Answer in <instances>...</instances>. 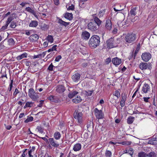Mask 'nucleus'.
Listing matches in <instances>:
<instances>
[{
  "label": "nucleus",
  "instance_id": "1",
  "mask_svg": "<svg viewBox=\"0 0 157 157\" xmlns=\"http://www.w3.org/2000/svg\"><path fill=\"white\" fill-rule=\"evenodd\" d=\"M100 42L99 37L97 35H94L90 39L89 45L90 47L95 48L99 45Z\"/></svg>",
  "mask_w": 157,
  "mask_h": 157
},
{
  "label": "nucleus",
  "instance_id": "2",
  "mask_svg": "<svg viewBox=\"0 0 157 157\" xmlns=\"http://www.w3.org/2000/svg\"><path fill=\"white\" fill-rule=\"evenodd\" d=\"M136 39V35L133 33H128L125 36L124 39L128 43H132Z\"/></svg>",
  "mask_w": 157,
  "mask_h": 157
},
{
  "label": "nucleus",
  "instance_id": "3",
  "mask_svg": "<svg viewBox=\"0 0 157 157\" xmlns=\"http://www.w3.org/2000/svg\"><path fill=\"white\" fill-rule=\"evenodd\" d=\"M74 115V118L77 121L78 125H80L83 121L82 113L81 112L75 111Z\"/></svg>",
  "mask_w": 157,
  "mask_h": 157
},
{
  "label": "nucleus",
  "instance_id": "4",
  "mask_svg": "<svg viewBox=\"0 0 157 157\" xmlns=\"http://www.w3.org/2000/svg\"><path fill=\"white\" fill-rule=\"evenodd\" d=\"M152 65L151 63L142 62L139 65V68L142 70L146 69L150 70L152 68Z\"/></svg>",
  "mask_w": 157,
  "mask_h": 157
},
{
  "label": "nucleus",
  "instance_id": "5",
  "mask_svg": "<svg viewBox=\"0 0 157 157\" xmlns=\"http://www.w3.org/2000/svg\"><path fill=\"white\" fill-rule=\"evenodd\" d=\"M88 28L92 31H94L97 30L98 29V26L96 25L95 22L91 21L87 25Z\"/></svg>",
  "mask_w": 157,
  "mask_h": 157
},
{
  "label": "nucleus",
  "instance_id": "6",
  "mask_svg": "<svg viewBox=\"0 0 157 157\" xmlns=\"http://www.w3.org/2000/svg\"><path fill=\"white\" fill-rule=\"evenodd\" d=\"M107 46L108 48L110 49L116 47L117 45L113 38H111L106 41Z\"/></svg>",
  "mask_w": 157,
  "mask_h": 157
},
{
  "label": "nucleus",
  "instance_id": "7",
  "mask_svg": "<svg viewBox=\"0 0 157 157\" xmlns=\"http://www.w3.org/2000/svg\"><path fill=\"white\" fill-rule=\"evenodd\" d=\"M95 115L96 117L98 119H101L104 117V114L101 110H99L97 108L94 109Z\"/></svg>",
  "mask_w": 157,
  "mask_h": 157
},
{
  "label": "nucleus",
  "instance_id": "8",
  "mask_svg": "<svg viewBox=\"0 0 157 157\" xmlns=\"http://www.w3.org/2000/svg\"><path fill=\"white\" fill-rule=\"evenodd\" d=\"M142 59L145 61H148L151 58V54L148 52H144L143 53L141 56Z\"/></svg>",
  "mask_w": 157,
  "mask_h": 157
},
{
  "label": "nucleus",
  "instance_id": "9",
  "mask_svg": "<svg viewBox=\"0 0 157 157\" xmlns=\"http://www.w3.org/2000/svg\"><path fill=\"white\" fill-rule=\"evenodd\" d=\"M49 143L53 147H57L59 146V144L55 141L53 138H50L48 139Z\"/></svg>",
  "mask_w": 157,
  "mask_h": 157
},
{
  "label": "nucleus",
  "instance_id": "10",
  "mask_svg": "<svg viewBox=\"0 0 157 157\" xmlns=\"http://www.w3.org/2000/svg\"><path fill=\"white\" fill-rule=\"evenodd\" d=\"M80 77V74L78 73H76L72 76L71 78L74 82H76L79 80Z\"/></svg>",
  "mask_w": 157,
  "mask_h": 157
},
{
  "label": "nucleus",
  "instance_id": "11",
  "mask_svg": "<svg viewBox=\"0 0 157 157\" xmlns=\"http://www.w3.org/2000/svg\"><path fill=\"white\" fill-rule=\"evenodd\" d=\"M93 18L94 21L95 22L96 25L98 27L100 26L101 23V21L96 16V14L93 15Z\"/></svg>",
  "mask_w": 157,
  "mask_h": 157
},
{
  "label": "nucleus",
  "instance_id": "12",
  "mask_svg": "<svg viewBox=\"0 0 157 157\" xmlns=\"http://www.w3.org/2000/svg\"><path fill=\"white\" fill-rule=\"evenodd\" d=\"M105 26L107 30L109 31L111 30L112 28V24L110 20L108 19L106 20Z\"/></svg>",
  "mask_w": 157,
  "mask_h": 157
},
{
  "label": "nucleus",
  "instance_id": "13",
  "mask_svg": "<svg viewBox=\"0 0 157 157\" xmlns=\"http://www.w3.org/2000/svg\"><path fill=\"white\" fill-rule=\"evenodd\" d=\"M112 62L115 65H118L121 63V59L116 57L113 59Z\"/></svg>",
  "mask_w": 157,
  "mask_h": 157
},
{
  "label": "nucleus",
  "instance_id": "14",
  "mask_svg": "<svg viewBox=\"0 0 157 157\" xmlns=\"http://www.w3.org/2000/svg\"><path fill=\"white\" fill-rule=\"evenodd\" d=\"M56 90L59 93H62L64 91L65 88L63 86L59 85L57 86Z\"/></svg>",
  "mask_w": 157,
  "mask_h": 157
},
{
  "label": "nucleus",
  "instance_id": "15",
  "mask_svg": "<svg viewBox=\"0 0 157 157\" xmlns=\"http://www.w3.org/2000/svg\"><path fill=\"white\" fill-rule=\"evenodd\" d=\"M30 41H36L39 39V36L36 34L31 35L29 38Z\"/></svg>",
  "mask_w": 157,
  "mask_h": 157
},
{
  "label": "nucleus",
  "instance_id": "16",
  "mask_svg": "<svg viewBox=\"0 0 157 157\" xmlns=\"http://www.w3.org/2000/svg\"><path fill=\"white\" fill-rule=\"evenodd\" d=\"M82 36L83 39L87 40L89 38L90 36V34L88 32L84 31L82 32Z\"/></svg>",
  "mask_w": 157,
  "mask_h": 157
},
{
  "label": "nucleus",
  "instance_id": "17",
  "mask_svg": "<svg viewBox=\"0 0 157 157\" xmlns=\"http://www.w3.org/2000/svg\"><path fill=\"white\" fill-rule=\"evenodd\" d=\"M58 22L61 26L66 27L70 24L69 22H67L63 21L61 19L58 18Z\"/></svg>",
  "mask_w": 157,
  "mask_h": 157
},
{
  "label": "nucleus",
  "instance_id": "18",
  "mask_svg": "<svg viewBox=\"0 0 157 157\" xmlns=\"http://www.w3.org/2000/svg\"><path fill=\"white\" fill-rule=\"evenodd\" d=\"M150 89L149 86L146 83L144 84L142 89V91L144 93H146Z\"/></svg>",
  "mask_w": 157,
  "mask_h": 157
},
{
  "label": "nucleus",
  "instance_id": "19",
  "mask_svg": "<svg viewBox=\"0 0 157 157\" xmlns=\"http://www.w3.org/2000/svg\"><path fill=\"white\" fill-rule=\"evenodd\" d=\"M82 101V99L81 97L80 96H77L72 100V102L75 104L78 103Z\"/></svg>",
  "mask_w": 157,
  "mask_h": 157
},
{
  "label": "nucleus",
  "instance_id": "20",
  "mask_svg": "<svg viewBox=\"0 0 157 157\" xmlns=\"http://www.w3.org/2000/svg\"><path fill=\"white\" fill-rule=\"evenodd\" d=\"M81 148V144H76L74 145L73 149L75 151H78L80 150Z\"/></svg>",
  "mask_w": 157,
  "mask_h": 157
},
{
  "label": "nucleus",
  "instance_id": "21",
  "mask_svg": "<svg viewBox=\"0 0 157 157\" xmlns=\"http://www.w3.org/2000/svg\"><path fill=\"white\" fill-rule=\"evenodd\" d=\"M64 17L65 18L69 20H71L73 18V14L71 13H67L65 14Z\"/></svg>",
  "mask_w": 157,
  "mask_h": 157
},
{
  "label": "nucleus",
  "instance_id": "22",
  "mask_svg": "<svg viewBox=\"0 0 157 157\" xmlns=\"http://www.w3.org/2000/svg\"><path fill=\"white\" fill-rule=\"evenodd\" d=\"M25 10L28 12L31 13L33 14L35 17L36 16V13L34 10L32 9L30 7H27L25 8Z\"/></svg>",
  "mask_w": 157,
  "mask_h": 157
},
{
  "label": "nucleus",
  "instance_id": "23",
  "mask_svg": "<svg viewBox=\"0 0 157 157\" xmlns=\"http://www.w3.org/2000/svg\"><path fill=\"white\" fill-rule=\"evenodd\" d=\"M27 54L26 53H24L18 56L16 59L18 60H19L24 58H26L27 57Z\"/></svg>",
  "mask_w": 157,
  "mask_h": 157
},
{
  "label": "nucleus",
  "instance_id": "24",
  "mask_svg": "<svg viewBox=\"0 0 157 157\" xmlns=\"http://www.w3.org/2000/svg\"><path fill=\"white\" fill-rule=\"evenodd\" d=\"M38 25V23L37 21H32L30 23L29 26L32 27H36Z\"/></svg>",
  "mask_w": 157,
  "mask_h": 157
},
{
  "label": "nucleus",
  "instance_id": "25",
  "mask_svg": "<svg viewBox=\"0 0 157 157\" xmlns=\"http://www.w3.org/2000/svg\"><path fill=\"white\" fill-rule=\"evenodd\" d=\"M56 97L53 96H50L48 97V98L50 101L55 102H58V101L56 99Z\"/></svg>",
  "mask_w": 157,
  "mask_h": 157
},
{
  "label": "nucleus",
  "instance_id": "26",
  "mask_svg": "<svg viewBox=\"0 0 157 157\" xmlns=\"http://www.w3.org/2000/svg\"><path fill=\"white\" fill-rule=\"evenodd\" d=\"M54 136L56 140H59L61 137V134L58 132H56L54 134Z\"/></svg>",
  "mask_w": 157,
  "mask_h": 157
},
{
  "label": "nucleus",
  "instance_id": "27",
  "mask_svg": "<svg viewBox=\"0 0 157 157\" xmlns=\"http://www.w3.org/2000/svg\"><path fill=\"white\" fill-rule=\"evenodd\" d=\"M121 5L120 4H117L113 7L114 10L116 11H121L123 9V8H121Z\"/></svg>",
  "mask_w": 157,
  "mask_h": 157
},
{
  "label": "nucleus",
  "instance_id": "28",
  "mask_svg": "<svg viewBox=\"0 0 157 157\" xmlns=\"http://www.w3.org/2000/svg\"><path fill=\"white\" fill-rule=\"evenodd\" d=\"M49 28L48 26L44 23H42L41 25L40 28L41 29L43 30H47Z\"/></svg>",
  "mask_w": 157,
  "mask_h": 157
},
{
  "label": "nucleus",
  "instance_id": "29",
  "mask_svg": "<svg viewBox=\"0 0 157 157\" xmlns=\"http://www.w3.org/2000/svg\"><path fill=\"white\" fill-rule=\"evenodd\" d=\"M78 93V92L76 91H74L68 94V97L69 98H71Z\"/></svg>",
  "mask_w": 157,
  "mask_h": 157
},
{
  "label": "nucleus",
  "instance_id": "30",
  "mask_svg": "<svg viewBox=\"0 0 157 157\" xmlns=\"http://www.w3.org/2000/svg\"><path fill=\"white\" fill-rule=\"evenodd\" d=\"M136 8L135 7L132 9L130 11V14L131 15L135 16L136 14Z\"/></svg>",
  "mask_w": 157,
  "mask_h": 157
},
{
  "label": "nucleus",
  "instance_id": "31",
  "mask_svg": "<svg viewBox=\"0 0 157 157\" xmlns=\"http://www.w3.org/2000/svg\"><path fill=\"white\" fill-rule=\"evenodd\" d=\"M33 103L32 102H27L26 104L25 105L24 107V109H25L27 107H31L32 106Z\"/></svg>",
  "mask_w": 157,
  "mask_h": 157
},
{
  "label": "nucleus",
  "instance_id": "32",
  "mask_svg": "<svg viewBox=\"0 0 157 157\" xmlns=\"http://www.w3.org/2000/svg\"><path fill=\"white\" fill-rule=\"evenodd\" d=\"M30 97L34 101L36 100L38 98V95L34 93Z\"/></svg>",
  "mask_w": 157,
  "mask_h": 157
},
{
  "label": "nucleus",
  "instance_id": "33",
  "mask_svg": "<svg viewBox=\"0 0 157 157\" xmlns=\"http://www.w3.org/2000/svg\"><path fill=\"white\" fill-rule=\"evenodd\" d=\"M147 156L148 157H156V155L154 152H150L148 154H147Z\"/></svg>",
  "mask_w": 157,
  "mask_h": 157
},
{
  "label": "nucleus",
  "instance_id": "34",
  "mask_svg": "<svg viewBox=\"0 0 157 157\" xmlns=\"http://www.w3.org/2000/svg\"><path fill=\"white\" fill-rule=\"evenodd\" d=\"M134 117H130L127 119V123L129 124H131L134 121Z\"/></svg>",
  "mask_w": 157,
  "mask_h": 157
},
{
  "label": "nucleus",
  "instance_id": "35",
  "mask_svg": "<svg viewBox=\"0 0 157 157\" xmlns=\"http://www.w3.org/2000/svg\"><path fill=\"white\" fill-rule=\"evenodd\" d=\"M35 93V91L33 88H31L29 90L28 95L29 97L31 96L33 94Z\"/></svg>",
  "mask_w": 157,
  "mask_h": 157
},
{
  "label": "nucleus",
  "instance_id": "36",
  "mask_svg": "<svg viewBox=\"0 0 157 157\" xmlns=\"http://www.w3.org/2000/svg\"><path fill=\"white\" fill-rule=\"evenodd\" d=\"M147 156V154L143 151L139 152L138 154V157H146Z\"/></svg>",
  "mask_w": 157,
  "mask_h": 157
},
{
  "label": "nucleus",
  "instance_id": "37",
  "mask_svg": "<svg viewBox=\"0 0 157 157\" xmlns=\"http://www.w3.org/2000/svg\"><path fill=\"white\" fill-rule=\"evenodd\" d=\"M47 39L49 42L51 43H52L54 40L53 36L51 35H48L47 37Z\"/></svg>",
  "mask_w": 157,
  "mask_h": 157
},
{
  "label": "nucleus",
  "instance_id": "38",
  "mask_svg": "<svg viewBox=\"0 0 157 157\" xmlns=\"http://www.w3.org/2000/svg\"><path fill=\"white\" fill-rule=\"evenodd\" d=\"M66 7L67 8V10H74L75 9L74 6L73 5H71V6H68V5H67Z\"/></svg>",
  "mask_w": 157,
  "mask_h": 157
},
{
  "label": "nucleus",
  "instance_id": "39",
  "mask_svg": "<svg viewBox=\"0 0 157 157\" xmlns=\"http://www.w3.org/2000/svg\"><path fill=\"white\" fill-rule=\"evenodd\" d=\"M8 42L9 44L11 45H13L14 44V40L13 38L9 39L8 40Z\"/></svg>",
  "mask_w": 157,
  "mask_h": 157
},
{
  "label": "nucleus",
  "instance_id": "40",
  "mask_svg": "<svg viewBox=\"0 0 157 157\" xmlns=\"http://www.w3.org/2000/svg\"><path fill=\"white\" fill-rule=\"evenodd\" d=\"M105 155L107 157H111L112 155L111 152L109 151L106 150L105 153Z\"/></svg>",
  "mask_w": 157,
  "mask_h": 157
},
{
  "label": "nucleus",
  "instance_id": "41",
  "mask_svg": "<svg viewBox=\"0 0 157 157\" xmlns=\"http://www.w3.org/2000/svg\"><path fill=\"white\" fill-rule=\"evenodd\" d=\"M35 147H32V148L31 149H30L28 153V154L30 157H33V156L31 155V152L32 151H33L35 150Z\"/></svg>",
  "mask_w": 157,
  "mask_h": 157
},
{
  "label": "nucleus",
  "instance_id": "42",
  "mask_svg": "<svg viewBox=\"0 0 157 157\" xmlns=\"http://www.w3.org/2000/svg\"><path fill=\"white\" fill-rule=\"evenodd\" d=\"M13 19V18L12 16H9L6 22V23L9 25V23L11 22V21Z\"/></svg>",
  "mask_w": 157,
  "mask_h": 157
},
{
  "label": "nucleus",
  "instance_id": "43",
  "mask_svg": "<svg viewBox=\"0 0 157 157\" xmlns=\"http://www.w3.org/2000/svg\"><path fill=\"white\" fill-rule=\"evenodd\" d=\"M57 45H55L54 46H53L52 48L49 49L48 51V52H50L51 51H52L54 50L56 51V47H57Z\"/></svg>",
  "mask_w": 157,
  "mask_h": 157
},
{
  "label": "nucleus",
  "instance_id": "44",
  "mask_svg": "<svg viewBox=\"0 0 157 157\" xmlns=\"http://www.w3.org/2000/svg\"><path fill=\"white\" fill-rule=\"evenodd\" d=\"M33 117H28L25 121V123H27L33 120Z\"/></svg>",
  "mask_w": 157,
  "mask_h": 157
},
{
  "label": "nucleus",
  "instance_id": "45",
  "mask_svg": "<svg viewBox=\"0 0 157 157\" xmlns=\"http://www.w3.org/2000/svg\"><path fill=\"white\" fill-rule=\"evenodd\" d=\"M4 42L2 41L0 43V50H4L6 49V47L3 44Z\"/></svg>",
  "mask_w": 157,
  "mask_h": 157
},
{
  "label": "nucleus",
  "instance_id": "46",
  "mask_svg": "<svg viewBox=\"0 0 157 157\" xmlns=\"http://www.w3.org/2000/svg\"><path fill=\"white\" fill-rule=\"evenodd\" d=\"M37 129L38 131L41 133H43L44 129L41 126H38L37 128Z\"/></svg>",
  "mask_w": 157,
  "mask_h": 157
},
{
  "label": "nucleus",
  "instance_id": "47",
  "mask_svg": "<svg viewBox=\"0 0 157 157\" xmlns=\"http://www.w3.org/2000/svg\"><path fill=\"white\" fill-rule=\"evenodd\" d=\"M13 80H11L9 85V87L8 89V90L10 92V91L12 89V88L13 87Z\"/></svg>",
  "mask_w": 157,
  "mask_h": 157
},
{
  "label": "nucleus",
  "instance_id": "48",
  "mask_svg": "<svg viewBox=\"0 0 157 157\" xmlns=\"http://www.w3.org/2000/svg\"><path fill=\"white\" fill-rule=\"evenodd\" d=\"M16 26V23L14 21L12 22L11 25H10V27L12 28H15Z\"/></svg>",
  "mask_w": 157,
  "mask_h": 157
},
{
  "label": "nucleus",
  "instance_id": "49",
  "mask_svg": "<svg viewBox=\"0 0 157 157\" xmlns=\"http://www.w3.org/2000/svg\"><path fill=\"white\" fill-rule=\"evenodd\" d=\"M114 95L117 97V98H118L119 97H120V93L119 92L118 90H116L115 91Z\"/></svg>",
  "mask_w": 157,
  "mask_h": 157
},
{
  "label": "nucleus",
  "instance_id": "50",
  "mask_svg": "<svg viewBox=\"0 0 157 157\" xmlns=\"http://www.w3.org/2000/svg\"><path fill=\"white\" fill-rule=\"evenodd\" d=\"M86 94L87 96H91L93 92V90H89L88 91H86Z\"/></svg>",
  "mask_w": 157,
  "mask_h": 157
},
{
  "label": "nucleus",
  "instance_id": "51",
  "mask_svg": "<svg viewBox=\"0 0 157 157\" xmlns=\"http://www.w3.org/2000/svg\"><path fill=\"white\" fill-rule=\"evenodd\" d=\"M47 51L43 52L42 53L39 54V56L40 57V58L42 57H44L45 56L46 54V53Z\"/></svg>",
  "mask_w": 157,
  "mask_h": 157
},
{
  "label": "nucleus",
  "instance_id": "52",
  "mask_svg": "<svg viewBox=\"0 0 157 157\" xmlns=\"http://www.w3.org/2000/svg\"><path fill=\"white\" fill-rule=\"evenodd\" d=\"M126 96L125 94L122 95L121 101L125 102L126 100Z\"/></svg>",
  "mask_w": 157,
  "mask_h": 157
},
{
  "label": "nucleus",
  "instance_id": "53",
  "mask_svg": "<svg viewBox=\"0 0 157 157\" xmlns=\"http://www.w3.org/2000/svg\"><path fill=\"white\" fill-rule=\"evenodd\" d=\"M8 25L7 24H6L5 25L3 26L2 28H1V30L2 31H3L5 29H6L7 28V27H8Z\"/></svg>",
  "mask_w": 157,
  "mask_h": 157
},
{
  "label": "nucleus",
  "instance_id": "54",
  "mask_svg": "<svg viewBox=\"0 0 157 157\" xmlns=\"http://www.w3.org/2000/svg\"><path fill=\"white\" fill-rule=\"evenodd\" d=\"M105 12L104 11H100L99 12V14L98 15H99V17H102L103 15L104 14Z\"/></svg>",
  "mask_w": 157,
  "mask_h": 157
},
{
  "label": "nucleus",
  "instance_id": "55",
  "mask_svg": "<svg viewBox=\"0 0 157 157\" xmlns=\"http://www.w3.org/2000/svg\"><path fill=\"white\" fill-rule=\"evenodd\" d=\"M128 153L131 155H132L133 154V149L132 148H130L128 150Z\"/></svg>",
  "mask_w": 157,
  "mask_h": 157
},
{
  "label": "nucleus",
  "instance_id": "56",
  "mask_svg": "<svg viewBox=\"0 0 157 157\" xmlns=\"http://www.w3.org/2000/svg\"><path fill=\"white\" fill-rule=\"evenodd\" d=\"M54 67L53 65H52V63H51L50 65L49 66L48 68V70L50 71H52L53 70V68Z\"/></svg>",
  "mask_w": 157,
  "mask_h": 157
},
{
  "label": "nucleus",
  "instance_id": "57",
  "mask_svg": "<svg viewBox=\"0 0 157 157\" xmlns=\"http://www.w3.org/2000/svg\"><path fill=\"white\" fill-rule=\"evenodd\" d=\"M61 58V55H59L56 57L55 60L56 62H59Z\"/></svg>",
  "mask_w": 157,
  "mask_h": 157
},
{
  "label": "nucleus",
  "instance_id": "58",
  "mask_svg": "<svg viewBox=\"0 0 157 157\" xmlns=\"http://www.w3.org/2000/svg\"><path fill=\"white\" fill-rule=\"evenodd\" d=\"M20 92L19 91V90H18V89L16 88L15 90V91L14 93L13 94V95H14L15 96H16L17 94H18Z\"/></svg>",
  "mask_w": 157,
  "mask_h": 157
},
{
  "label": "nucleus",
  "instance_id": "59",
  "mask_svg": "<svg viewBox=\"0 0 157 157\" xmlns=\"http://www.w3.org/2000/svg\"><path fill=\"white\" fill-rule=\"evenodd\" d=\"M122 144L124 145H130L131 144V142H126L125 141L123 142H122Z\"/></svg>",
  "mask_w": 157,
  "mask_h": 157
},
{
  "label": "nucleus",
  "instance_id": "60",
  "mask_svg": "<svg viewBox=\"0 0 157 157\" xmlns=\"http://www.w3.org/2000/svg\"><path fill=\"white\" fill-rule=\"evenodd\" d=\"M133 51H134V50ZM134 54L133 52H132L131 53H130V55L129 56L128 58L129 59H131L133 57V56L134 57Z\"/></svg>",
  "mask_w": 157,
  "mask_h": 157
},
{
  "label": "nucleus",
  "instance_id": "61",
  "mask_svg": "<svg viewBox=\"0 0 157 157\" xmlns=\"http://www.w3.org/2000/svg\"><path fill=\"white\" fill-rule=\"evenodd\" d=\"M54 3L55 5L57 6L59 4V0H53Z\"/></svg>",
  "mask_w": 157,
  "mask_h": 157
},
{
  "label": "nucleus",
  "instance_id": "62",
  "mask_svg": "<svg viewBox=\"0 0 157 157\" xmlns=\"http://www.w3.org/2000/svg\"><path fill=\"white\" fill-rule=\"evenodd\" d=\"M111 59L110 58H107L106 60V63L107 64H109V63L111 62Z\"/></svg>",
  "mask_w": 157,
  "mask_h": 157
},
{
  "label": "nucleus",
  "instance_id": "63",
  "mask_svg": "<svg viewBox=\"0 0 157 157\" xmlns=\"http://www.w3.org/2000/svg\"><path fill=\"white\" fill-rule=\"evenodd\" d=\"M44 101L43 100H42L40 101V104L38 105V106L39 107H41L43 104Z\"/></svg>",
  "mask_w": 157,
  "mask_h": 157
},
{
  "label": "nucleus",
  "instance_id": "64",
  "mask_svg": "<svg viewBox=\"0 0 157 157\" xmlns=\"http://www.w3.org/2000/svg\"><path fill=\"white\" fill-rule=\"evenodd\" d=\"M41 138L43 140L45 141L46 142V143H48V144L49 143V141L48 139H47L46 137H42Z\"/></svg>",
  "mask_w": 157,
  "mask_h": 157
}]
</instances>
